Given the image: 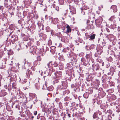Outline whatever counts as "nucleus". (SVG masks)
<instances>
[{
    "label": "nucleus",
    "mask_w": 120,
    "mask_h": 120,
    "mask_svg": "<svg viewBox=\"0 0 120 120\" xmlns=\"http://www.w3.org/2000/svg\"><path fill=\"white\" fill-rule=\"evenodd\" d=\"M95 67H96V71L99 70V67L98 66H95Z\"/></svg>",
    "instance_id": "30"
},
{
    "label": "nucleus",
    "mask_w": 120,
    "mask_h": 120,
    "mask_svg": "<svg viewBox=\"0 0 120 120\" xmlns=\"http://www.w3.org/2000/svg\"><path fill=\"white\" fill-rule=\"evenodd\" d=\"M7 4H5V5H4L7 8L8 7V6L7 5Z\"/></svg>",
    "instance_id": "49"
},
{
    "label": "nucleus",
    "mask_w": 120,
    "mask_h": 120,
    "mask_svg": "<svg viewBox=\"0 0 120 120\" xmlns=\"http://www.w3.org/2000/svg\"><path fill=\"white\" fill-rule=\"evenodd\" d=\"M26 12L25 11H24L23 12V14L24 15V14L25 13H26Z\"/></svg>",
    "instance_id": "57"
},
{
    "label": "nucleus",
    "mask_w": 120,
    "mask_h": 120,
    "mask_svg": "<svg viewBox=\"0 0 120 120\" xmlns=\"http://www.w3.org/2000/svg\"><path fill=\"white\" fill-rule=\"evenodd\" d=\"M115 17L114 16H112L109 19V20L111 21H113V19H114Z\"/></svg>",
    "instance_id": "24"
},
{
    "label": "nucleus",
    "mask_w": 120,
    "mask_h": 120,
    "mask_svg": "<svg viewBox=\"0 0 120 120\" xmlns=\"http://www.w3.org/2000/svg\"><path fill=\"white\" fill-rule=\"evenodd\" d=\"M47 111L49 113H51V111H50V109H48L47 110Z\"/></svg>",
    "instance_id": "39"
},
{
    "label": "nucleus",
    "mask_w": 120,
    "mask_h": 120,
    "mask_svg": "<svg viewBox=\"0 0 120 120\" xmlns=\"http://www.w3.org/2000/svg\"><path fill=\"white\" fill-rule=\"evenodd\" d=\"M93 102H94V103L95 102V100L94 99H93Z\"/></svg>",
    "instance_id": "53"
},
{
    "label": "nucleus",
    "mask_w": 120,
    "mask_h": 120,
    "mask_svg": "<svg viewBox=\"0 0 120 120\" xmlns=\"http://www.w3.org/2000/svg\"><path fill=\"white\" fill-rule=\"evenodd\" d=\"M44 73L46 75H46V76H48V75L50 76L51 75V74H50V73L49 74L48 71H45Z\"/></svg>",
    "instance_id": "20"
},
{
    "label": "nucleus",
    "mask_w": 120,
    "mask_h": 120,
    "mask_svg": "<svg viewBox=\"0 0 120 120\" xmlns=\"http://www.w3.org/2000/svg\"><path fill=\"white\" fill-rule=\"evenodd\" d=\"M89 94L88 93H86L83 95V96L85 98H87L88 97Z\"/></svg>",
    "instance_id": "18"
},
{
    "label": "nucleus",
    "mask_w": 120,
    "mask_h": 120,
    "mask_svg": "<svg viewBox=\"0 0 120 120\" xmlns=\"http://www.w3.org/2000/svg\"><path fill=\"white\" fill-rule=\"evenodd\" d=\"M41 120H46L45 118L44 117H41Z\"/></svg>",
    "instance_id": "34"
},
{
    "label": "nucleus",
    "mask_w": 120,
    "mask_h": 120,
    "mask_svg": "<svg viewBox=\"0 0 120 120\" xmlns=\"http://www.w3.org/2000/svg\"><path fill=\"white\" fill-rule=\"evenodd\" d=\"M92 54L90 52V53H89L88 54H87L86 57L87 59L90 60V59L92 57Z\"/></svg>",
    "instance_id": "8"
},
{
    "label": "nucleus",
    "mask_w": 120,
    "mask_h": 120,
    "mask_svg": "<svg viewBox=\"0 0 120 120\" xmlns=\"http://www.w3.org/2000/svg\"><path fill=\"white\" fill-rule=\"evenodd\" d=\"M26 77L29 78L30 77V75H32L33 73L31 70H28V71H26Z\"/></svg>",
    "instance_id": "3"
},
{
    "label": "nucleus",
    "mask_w": 120,
    "mask_h": 120,
    "mask_svg": "<svg viewBox=\"0 0 120 120\" xmlns=\"http://www.w3.org/2000/svg\"><path fill=\"white\" fill-rule=\"evenodd\" d=\"M37 111H34V114L35 115H36L37 114Z\"/></svg>",
    "instance_id": "38"
},
{
    "label": "nucleus",
    "mask_w": 120,
    "mask_h": 120,
    "mask_svg": "<svg viewBox=\"0 0 120 120\" xmlns=\"http://www.w3.org/2000/svg\"><path fill=\"white\" fill-rule=\"evenodd\" d=\"M4 8L3 6H0V9L2 10L3 11L4 9Z\"/></svg>",
    "instance_id": "33"
},
{
    "label": "nucleus",
    "mask_w": 120,
    "mask_h": 120,
    "mask_svg": "<svg viewBox=\"0 0 120 120\" xmlns=\"http://www.w3.org/2000/svg\"><path fill=\"white\" fill-rule=\"evenodd\" d=\"M55 9L57 11H59V8L58 7V6H56V8Z\"/></svg>",
    "instance_id": "37"
},
{
    "label": "nucleus",
    "mask_w": 120,
    "mask_h": 120,
    "mask_svg": "<svg viewBox=\"0 0 120 120\" xmlns=\"http://www.w3.org/2000/svg\"><path fill=\"white\" fill-rule=\"evenodd\" d=\"M50 51L53 54L55 53V51L56 50V47L54 46H52L50 47Z\"/></svg>",
    "instance_id": "7"
},
{
    "label": "nucleus",
    "mask_w": 120,
    "mask_h": 120,
    "mask_svg": "<svg viewBox=\"0 0 120 120\" xmlns=\"http://www.w3.org/2000/svg\"><path fill=\"white\" fill-rule=\"evenodd\" d=\"M97 115H96V114H94L93 116V117L94 119L96 118H97Z\"/></svg>",
    "instance_id": "31"
},
{
    "label": "nucleus",
    "mask_w": 120,
    "mask_h": 120,
    "mask_svg": "<svg viewBox=\"0 0 120 120\" xmlns=\"http://www.w3.org/2000/svg\"><path fill=\"white\" fill-rule=\"evenodd\" d=\"M26 63H27V62H25V64H26Z\"/></svg>",
    "instance_id": "60"
},
{
    "label": "nucleus",
    "mask_w": 120,
    "mask_h": 120,
    "mask_svg": "<svg viewBox=\"0 0 120 120\" xmlns=\"http://www.w3.org/2000/svg\"><path fill=\"white\" fill-rule=\"evenodd\" d=\"M52 62V67L53 66L54 67H56L58 66V64L56 63V61H51V62Z\"/></svg>",
    "instance_id": "10"
},
{
    "label": "nucleus",
    "mask_w": 120,
    "mask_h": 120,
    "mask_svg": "<svg viewBox=\"0 0 120 120\" xmlns=\"http://www.w3.org/2000/svg\"><path fill=\"white\" fill-rule=\"evenodd\" d=\"M21 48L22 49H26L27 46V45H25L23 44L21 46Z\"/></svg>",
    "instance_id": "23"
},
{
    "label": "nucleus",
    "mask_w": 120,
    "mask_h": 120,
    "mask_svg": "<svg viewBox=\"0 0 120 120\" xmlns=\"http://www.w3.org/2000/svg\"><path fill=\"white\" fill-rule=\"evenodd\" d=\"M97 102V103H98V104H99V102Z\"/></svg>",
    "instance_id": "59"
},
{
    "label": "nucleus",
    "mask_w": 120,
    "mask_h": 120,
    "mask_svg": "<svg viewBox=\"0 0 120 120\" xmlns=\"http://www.w3.org/2000/svg\"><path fill=\"white\" fill-rule=\"evenodd\" d=\"M23 39H24V41H27V40H28V38H26V39H25V37H24V38Z\"/></svg>",
    "instance_id": "46"
},
{
    "label": "nucleus",
    "mask_w": 120,
    "mask_h": 120,
    "mask_svg": "<svg viewBox=\"0 0 120 120\" xmlns=\"http://www.w3.org/2000/svg\"><path fill=\"white\" fill-rule=\"evenodd\" d=\"M37 24H38V26H39V24H38V23H37Z\"/></svg>",
    "instance_id": "63"
},
{
    "label": "nucleus",
    "mask_w": 120,
    "mask_h": 120,
    "mask_svg": "<svg viewBox=\"0 0 120 120\" xmlns=\"http://www.w3.org/2000/svg\"><path fill=\"white\" fill-rule=\"evenodd\" d=\"M46 47V50H48V48L47 47Z\"/></svg>",
    "instance_id": "55"
},
{
    "label": "nucleus",
    "mask_w": 120,
    "mask_h": 120,
    "mask_svg": "<svg viewBox=\"0 0 120 120\" xmlns=\"http://www.w3.org/2000/svg\"><path fill=\"white\" fill-rule=\"evenodd\" d=\"M66 12L64 13V14L65 15H66L67 14V12L68 11V10H66Z\"/></svg>",
    "instance_id": "44"
},
{
    "label": "nucleus",
    "mask_w": 120,
    "mask_h": 120,
    "mask_svg": "<svg viewBox=\"0 0 120 120\" xmlns=\"http://www.w3.org/2000/svg\"><path fill=\"white\" fill-rule=\"evenodd\" d=\"M48 45H52V41H51V40L50 39L49 40V41H48Z\"/></svg>",
    "instance_id": "28"
},
{
    "label": "nucleus",
    "mask_w": 120,
    "mask_h": 120,
    "mask_svg": "<svg viewBox=\"0 0 120 120\" xmlns=\"http://www.w3.org/2000/svg\"><path fill=\"white\" fill-rule=\"evenodd\" d=\"M84 10L83 11V9L82 8H81V13L83 14V15H85L86 12L88 13L87 11H86V10L89 9V8L87 6H85L84 8Z\"/></svg>",
    "instance_id": "1"
},
{
    "label": "nucleus",
    "mask_w": 120,
    "mask_h": 120,
    "mask_svg": "<svg viewBox=\"0 0 120 120\" xmlns=\"http://www.w3.org/2000/svg\"><path fill=\"white\" fill-rule=\"evenodd\" d=\"M28 70H29V69H28L27 68H26L25 66H24L22 68V70L23 71H28Z\"/></svg>",
    "instance_id": "27"
},
{
    "label": "nucleus",
    "mask_w": 120,
    "mask_h": 120,
    "mask_svg": "<svg viewBox=\"0 0 120 120\" xmlns=\"http://www.w3.org/2000/svg\"><path fill=\"white\" fill-rule=\"evenodd\" d=\"M34 118V116H32L31 117V118L33 119Z\"/></svg>",
    "instance_id": "58"
},
{
    "label": "nucleus",
    "mask_w": 120,
    "mask_h": 120,
    "mask_svg": "<svg viewBox=\"0 0 120 120\" xmlns=\"http://www.w3.org/2000/svg\"><path fill=\"white\" fill-rule=\"evenodd\" d=\"M68 113V117H69L70 118L71 117V114L69 113Z\"/></svg>",
    "instance_id": "40"
},
{
    "label": "nucleus",
    "mask_w": 120,
    "mask_h": 120,
    "mask_svg": "<svg viewBox=\"0 0 120 120\" xmlns=\"http://www.w3.org/2000/svg\"><path fill=\"white\" fill-rule=\"evenodd\" d=\"M117 108H118V107H117V106H116V109H117Z\"/></svg>",
    "instance_id": "61"
},
{
    "label": "nucleus",
    "mask_w": 120,
    "mask_h": 120,
    "mask_svg": "<svg viewBox=\"0 0 120 120\" xmlns=\"http://www.w3.org/2000/svg\"><path fill=\"white\" fill-rule=\"evenodd\" d=\"M71 60L74 62L76 61V56L75 55H74L73 57V59H71Z\"/></svg>",
    "instance_id": "13"
},
{
    "label": "nucleus",
    "mask_w": 120,
    "mask_h": 120,
    "mask_svg": "<svg viewBox=\"0 0 120 120\" xmlns=\"http://www.w3.org/2000/svg\"><path fill=\"white\" fill-rule=\"evenodd\" d=\"M63 113H62L61 114V116H63Z\"/></svg>",
    "instance_id": "54"
},
{
    "label": "nucleus",
    "mask_w": 120,
    "mask_h": 120,
    "mask_svg": "<svg viewBox=\"0 0 120 120\" xmlns=\"http://www.w3.org/2000/svg\"><path fill=\"white\" fill-rule=\"evenodd\" d=\"M67 82H64L62 83L60 87L61 89H65L67 88Z\"/></svg>",
    "instance_id": "2"
},
{
    "label": "nucleus",
    "mask_w": 120,
    "mask_h": 120,
    "mask_svg": "<svg viewBox=\"0 0 120 120\" xmlns=\"http://www.w3.org/2000/svg\"><path fill=\"white\" fill-rule=\"evenodd\" d=\"M3 26H5L6 27L7 26V23H4V24Z\"/></svg>",
    "instance_id": "43"
},
{
    "label": "nucleus",
    "mask_w": 120,
    "mask_h": 120,
    "mask_svg": "<svg viewBox=\"0 0 120 120\" xmlns=\"http://www.w3.org/2000/svg\"><path fill=\"white\" fill-rule=\"evenodd\" d=\"M64 0H59V4L60 5H62L64 3Z\"/></svg>",
    "instance_id": "19"
},
{
    "label": "nucleus",
    "mask_w": 120,
    "mask_h": 120,
    "mask_svg": "<svg viewBox=\"0 0 120 120\" xmlns=\"http://www.w3.org/2000/svg\"><path fill=\"white\" fill-rule=\"evenodd\" d=\"M79 39V40H80V39H80L79 38V39Z\"/></svg>",
    "instance_id": "62"
},
{
    "label": "nucleus",
    "mask_w": 120,
    "mask_h": 120,
    "mask_svg": "<svg viewBox=\"0 0 120 120\" xmlns=\"http://www.w3.org/2000/svg\"><path fill=\"white\" fill-rule=\"evenodd\" d=\"M15 36H14V35H12L11 37V38H14V37Z\"/></svg>",
    "instance_id": "51"
},
{
    "label": "nucleus",
    "mask_w": 120,
    "mask_h": 120,
    "mask_svg": "<svg viewBox=\"0 0 120 120\" xmlns=\"http://www.w3.org/2000/svg\"><path fill=\"white\" fill-rule=\"evenodd\" d=\"M8 3V0H5L4 5H5V4H7Z\"/></svg>",
    "instance_id": "29"
},
{
    "label": "nucleus",
    "mask_w": 120,
    "mask_h": 120,
    "mask_svg": "<svg viewBox=\"0 0 120 120\" xmlns=\"http://www.w3.org/2000/svg\"><path fill=\"white\" fill-rule=\"evenodd\" d=\"M30 48L31 49H33V51H30V52H31L32 53H34L36 52V50L35 49H34L33 48V47H31Z\"/></svg>",
    "instance_id": "25"
},
{
    "label": "nucleus",
    "mask_w": 120,
    "mask_h": 120,
    "mask_svg": "<svg viewBox=\"0 0 120 120\" xmlns=\"http://www.w3.org/2000/svg\"><path fill=\"white\" fill-rule=\"evenodd\" d=\"M35 18L37 19L38 17V15H36L35 16Z\"/></svg>",
    "instance_id": "48"
},
{
    "label": "nucleus",
    "mask_w": 120,
    "mask_h": 120,
    "mask_svg": "<svg viewBox=\"0 0 120 120\" xmlns=\"http://www.w3.org/2000/svg\"><path fill=\"white\" fill-rule=\"evenodd\" d=\"M43 56V55L41 53L40 54V55L38 56L37 57L38 61H41V56Z\"/></svg>",
    "instance_id": "11"
},
{
    "label": "nucleus",
    "mask_w": 120,
    "mask_h": 120,
    "mask_svg": "<svg viewBox=\"0 0 120 120\" xmlns=\"http://www.w3.org/2000/svg\"><path fill=\"white\" fill-rule=\"evenodd\" d=\"M39 36L42 37L44 40H45L47 38V36L43 33H39Z\"/></svg>",
    "instance_id": "9"
},
{
    "label": "nucleus",
    "mask_w": 120,
    "mask_h": 120,
    "mask_svg": "<svg viewBox=\"0 0 120 120\" xmlns=\"http://www.w3.org/2000/svg\"><path fill=\"white\" fill-rule=\"evenodd\" d=\"M55 74L57 77H60L61 76V74L60 72H57L56 73H55Z\"/></svg>",
    "instance_id": "16"
},
{
    "label": "nucleus",
    "mask_w": 120,
    "mask_h": 120,
    "mask_svg": "<svg viewBox=\"0 0 120 120\" xmlns=\"http://www.w3.org/2000/svg\"><path fill=\"white\" fill-rule=\"evenodd\" d=\"M116 28V25L115 24H111L110 26V28L112 29H114Z\"/></svg>",
    "instance_id": "15"
},
{
    "label": "nucleus",
    "mask_w": 120,
    "mask_h": 120,
    "mask_svg": "<svg viewBox=\"0 0 120 120\" xmlns=\"http://www.w3.org/2000/svg\"><path fill=\"white\" fill-rule=\"evenodd\" d=\"M65 116H66V114H64V116H63L62 118H63V119L64 120H65L66 119Z\"/></svg>",
    "instance_id": "32"
},
{
    "label": "nucleus",
    "mask_w": 120,
    "mask_h": 120,
    "mask_svg": "<svg viewBox=\"0 0 120 120\" xmlns=\"http://www.w3.org/2000/svg\"><path fill=\"white\" fill-rule=\"evenodd\" d=\"M43 78L44 79V80H45L46 82L49 81V79L48 78H47L46 75H44Z\"/></svg>",
    "instance_id": "22"
},
{
    "label": "nucleus",
    "mask_w": 120,
    "mask_h": 120,
    "mask_svg": "<svg viewBox=\"0 0 120 120\" xmlns=\"http://www.w3.org/2000/svg\"><path fill=\"white\" fill-rule=\"evenodd\" d=\"M63 59H64L63 58V56H60V59H59V60H62Z\"/></svg>",
    "instance_id": "35"
},
{
    "label": "nucleus",
    "mask_w": 120,
    "mask_h": 120,
    "mask_svg": "<svg viewBox=\"0 0 120 120\" xmlns=\"http://www.w3.org/2000/svg\"><path fill=\"white\" fill-rule=\"evenodd\" d=\"M111 10H112L114 12H116L117 10V6L115 5H112L111 7Z\"/></svg>",
    "instance_id": "5"
},
{
    "label": "nucleus",
    "mask_w": 120,
    "mask_h": 120,
    "mask_svg": "<svg viewBox=\"0 0 120 120\" xmlns=\"http://www.w3.org/2000/svg\"><path fill=\"white\" fill-rule=\"evenodd\" d=\"M116 111L117 112H120V111L119 110H116Z\"/></svg>",
    "instance_id": "50"
},
{
    "label": "nucleus",
    "mask_w": 120,
    "mask_h": 120,
    "mask_svg": "<svg viewBox=\"0 0 120 120\" xmlns=\"http://www.w3.org/2000/svg\"><path fill=\"white\" fill-rule=\"evenodd\" d=\"M112 115L113 116H114V114H113Z\"/></svg>",
    "instance_id": "64"
},
{
    "label": "nucleus",
    "mask_w": 120,
    "mask_h": 120,
    "mask_svg": "<svg viewBox=\"0 0 120 120\" xmlns=\"http://www.w3.org/2000/svg\"><path fill=\"white\" fill-rule=\"evenodd\" d=\"M117 30L118 31H120V26L118 27Z\"/></svg>",
    "instance_id": "42"
},
{
    "label": "nucleus",
    "mask_w": 120,
    "mask_h": 120,
    "mask_svg": "<svg viewBox=\"0 0 120 120\" xmlns=\"http://www.w3.org/2000/svg\"><path fill=\"white\" fill-rule=\"evenodd\" d=\"M65 2H71V0H65Z\"/></svg>",
    "instance_id": "36"
},
{
    "label": "nucleus",
    "mask_w": 120,
    "mask_h": 120,
    "mask_svg": "<svg viewBox=\"0 0 120 120\" xmlns=\"http://www.w3.org/2000/svg\"><path fill=\"white\" fill-rule=\"evenodd\" d=\"M98 55L97 53H96L94 54V56L96 57H98Z\"/></svg>",
    "instance_id": "47"
},
{
    "label": "nucleus",
    "mask_w": 120,
    "mask_h": 120,
    "mask_svg": "<svg viewBox=\"0 0 120 120\" xmlns=\"http://www.w3.org/2000/svg\"><path fill=\"white\" fill-rule=\"evenodd\" d=\"M96 23L97 25L98 26H99L101 24V21H100L99 20H98L96 21Z\"/></svg>",
    "instance_id": "21"
},
{
    "label": "nucleus",
    "mask_w": 120,
    "mask_h": 120,
    "mask_svg": "<svg viewBox=\"0 0 120 120\" xmlns=\"http://www.w3.org/2000/svg\"><path fill=\"white\" fill-rule=\"evenodd\" d=\"M51 62V61L49 62L47 64V66L49 68L52 67V62Z\"/></svg>",
    "instance_id": "14"
},
{
    "label": "nucleus",
    "mask_w": 120,
    "mask_h": 120,
    "mask_svg": "<svg viewBox=\"0 0 120 120\" xmlns=\"http://www.w3.org/2000/svg\"><path fill=\"white\" fill-rule=\"evenodd\" d=\"M106 81H107V82H109V80H106Z\"/></svg>",
    "instance_id": "56"
},
{
    "label": "nucleus",
    "mask_w": 120,
    "mask_h": 120,
    "mask_svg": "<svg viewBox=\"0 0 120 120\" xmlns=\"http://www.w3.org/2000/svg\"><path fill=\"white\" fill-rule=\"evenodd\" d=\"M95 34H93L90 36V38L91 40H93L95 38Z\"/></svg>",
    "instance_id": "17"
},
{
    "label": "nucleus",
    "mask_w": 120,
    "mask_h": 120,
    "mask_svg": "<svg viewBox=\"0 0 120 120\" xmlns=\"http://www.w3.org/2000/svg\"><path fill=\"white\" fill-rule=\"evenodd\" d=\"M66 27L67 28V31L68 33L70 32L71 31V30L70 26L68 25Z\"/></svg>",
    "instance_id": "12"
},
{
    "label": "nucleus",
    "mask_w": 120,
    "mask_h": 120,
    "mask_svg": "<svg viewBox=\"0 0 120 120\" xmlns=\"http://www.w3.org/2000/svg\"><path fill=\"white\" fill-rule=\"evenodd\" d=\"M90 22V20H87L86 23L88 24Z\"/></svg>",
    "instance_id": "45"
},
{
    "label": "nucleus",
    "mask_w": 120,
    "mask_h": 120,
    "mask_svg": "<svg viewBox=\"0 0 120 120\" xmlns=\"http://www.w3.org/2000/svg\"><path fill=\"white\" fill-rule=\"evenodd\" d=\"M106 31L108 32H110V30H109V29L108 28H105Z\"/></svg>",
    "instance_id": "41"
},
{
    "label": "nucleus",
    "mask_w": 120,
    "mask_h": 120,
    "mask_svg": "<svg viewBox=\"0 0 120 120\" xmlns=\"http://www.w3.org/2000/svg\"><path fill=\"white\" fill-rule=\"evenodd\" d=\"M96 120H102V117L100 116L99 117H98V118H97Z\"/></svg>",
    "instance_id": "26"
},
{
    "label": "nucleus",
    "mask_w": 120,
    "mask_h": 120,
    "mask_svg": "<svg viewBox=\"0 0 120 120\" xmlns=\"http://www.w3.org/2000/svg\"><path fill=\"white\" fill-rule=\"evenodd\" d=\"M52 72H54L55 71L54 69H53V68L52 69Z\"/></svg>",
    "instance_id": "52"
},
{
    "label": "nucleus",
    "mask_w": 120,
    "mask_h": 120,
    "mask_svg": "<svg viewBox=\"0 0 120 120\" xmlns=\"http://www.w3.org/2000/svg\"><path fill=\"white\" fill-rule=\"evenodd\" d=\"M70 12L71 15H73V14L75 13V8L72 6L70 8Z\"/></svg>",
    "instance_id": "6"
},
{
    "label": "nucleus",
    "mask_w": 120,
    "mask_h": 120,
    "mask_svg": "<svg viewBox=\"0 0 120 120\" xmlns=\"http://www.w3.org/2000/svg\"><path fill=\"white\" fill-rule=\"evenodd\" d=\"M99 82L98 80L95 81L94 82V87L96 89H97L98 87Z\"/></svg>",
    "instance_id": "4"
}]
</instances>
